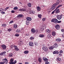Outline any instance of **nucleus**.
Masks as SVG:
<instances>
[{
    "label": "nucleus",
    "mask_w": 64,
    "mask_h": 64,
    "mask_svg": "<svg viewBox=\"0 0 64 64\" xmlns=\"http://www.w3.org/2000/svg\"><path fill=\"white\" fill-rule=\"evenodd\" d=\"M2 26H3V27H6V24H3L2 25Z\"/></svg>",
    "instance_id": "nucleus-40"
},
{
    "label": "nucleus",
    "mask_w": 64,
    "mask_h": 64,
    "mask_svg": "<svg viewBox=\"0 0 64 64\" xmlns=\"http://www.w3.org/2000/svg\"><path fill=\"white\" fill-rule=\"evenodd\" d=\"M52 35L53 36H55V35H56V32H52Z\"/></svg>",
    "instance_id": "nucleus-18"
},
{
    "label": "nucleus",
    "mask_w": 64,
    "mask_h": 64,
    "mask_svg": "<svg viewBox=\"0 0 64 64\" xmlns=\"http://www.w3.org/2000/svg\"><path fill=\"white\" fill-rule=\"evenodd\" d=\"M34 37L33 36H31L30 38V39L31 40H33L34 39Z\"/></svg>",
    "instance_id": "nucleus-41"
},
{
    "label": "nucleus",
    "mask_w": 64,
    "mask_h": 64,
    "mask_svg": "<svg viewBox=\"0 0 64 64\" xmlns=\"http://www.w3.org/2000/svg\"><path fill=\"white\" fill-rule=\"evenodd\" d=\"M29 53V51L28 50H25L24 51V53L25 54H27Z\"/></svg>",
    "instance_id": "nucleus-26"
},
{
    "label": "nucleus",
    "mask_w": 64,
    "mask_h": 64,
    "mask_svg": "<svg viewBox=\"0 0 64 64\" xmlns=\"http://www.w3.org/2000/svg\"><path fill=\"white\" fill-rule=\"evenodd\" d=\"M46 19V18H43L42 19V21H45Z\"/></svg>",
    "instance_id": "nucleus-45"
},
{
    "label": "nucleus",
    "mask_w": 64,
    "mask_h": 64,
    "mask_svg": "<svg viewBox=\"0 0 64 64\" xmlns=\"http://www.w3.org/2000/svg\"><path fill=\"white\" fill-rule=\"evenodd\" d=\"M62 37H63V38H64V34H62Z\"/></svg>",
    "instance_id": "nucleus-60"
},
{
    "label": "nucleus",
    "mask_w": 64,
    "mask_h": 64,
    "mask_svg": "<svg viewBox=\"0 0 64 64\" xmlns=\"http://www.w3.org/2000/svg\"><path fill=\"white\" fill-rule=\"evenodd\" d=\"M19 11H25L26 10V9H20L19 10Z\"/></svg>",
    "instance_id": "nucleus-15"
},
{
    "label": "nucleus",
    "mask_w": 64,
    "mask_h": 64,
    "mask_svg": "<svg viewBox=\"0 0 64 64\" xmlns=\"http://www.w3.org/2000/svg\"><path fill=\"white\" fill-rule=\"evenodd\" d=\"M28 12V10L27 11V12Z\"/></svg>",
    "instance_id": "nucleus-64"
},
{
    "label": "nucleus",
    "mask_w": 64,
    "mask_h": 64,
    "mask_svg": "<svg viewBox=\"0 0 64 64\" xmlns=\"http://www.w3.org/2000/svg\"><path fill=\"white\" fill-rule=\"evenodd\" d=\"M36 9L37 10H38V11H40V10H41V8L39 6L36 7Z\"/></svg>",
    "instance_id": "nucleus-22"
},
{
    "label": "nucleus",
    "mask_w": 64,
    "mask_h": 64,
    "mask_svg": "<svg viewBox=\"0 0 64 64\" xmlns=\"http://www.w3.org/2000/svg\"><path fill=\"white\" fill-rule=\"evenodd\" d=\"M57 18L59 20H60L61 18H62V16L61 15L58 16H57Z\"/></svg>",
    "instance_id": "nucleus-13"
},
{
    "label": "nucleus",
    "mask_w": 64,
    "mask_h": 64,
    "mask_svg": "<svg viewBox=\"0 0 64 64\" xmlns=\"http://www.w3.org/2000/svg\"><path fill=\"white\" fill-rule=\"evenodd\" d=\"M3 54V52H1L0 53V55H2Z\"/></svg>",
    "instance_id": "nucleus-56"
},
{
    "label": "nucleus",
    "mask_w": 64,
    "mask_h": 64,
    "mask_svg": "<svg viewBox=\"0 0 64 64\" xmlns=\"http://www.w3.org/2000/svg\"><path fill=\"white\" fill-rule=\"evenodd\" d=\"M29 44L30 46H34V44L32 42H30Z\"/></svg>",
    "instance_id": "nucleus-8"
},
{
    "label": "nucleus",
    "mask_w": 64,
    "mask_h": 64,
    "mask_svg": "<svg viewBox=\"0 0 64 64\" xmlns=\"http://www.w3.org/2000/svg\"><path fill=\"white\" fill-rule=\"evenodd\" d=\"M45 64H50V63L48 62H45Z\"/></svg>",
    "instance_id": "nucleus-49"
},
{
    "label": "nucleus",
    "mask_w": 64,
    "mask_h": 64,
    "mask_svg": "<svg viewBox=\"0 0 64 64\" xmlns=\"http://www.w3.org/2000/svg\"><path fill=\"white\" fill-rule=\"evenodd\" d=\"M43 59L44 61H47L48 60V59L47 58H45V57H44L43 58Z\"/></svg>",
    "instance_id": "nucleus-17"
},
{
    "label": "nucleus",
    "mask_w": 64,
    "mask_h": 64,
    "mask_svg": "<svg viewBox=\"0 0 64 64\" xmlns=\"http://www.w3.org/2000/svg\"><path fill=\"white\" fill-rule=\"evenodd\" d=\"M2 61L3 62H0V64H4V63L5 64H7L8 63V61L6 58L2 59Z\"/></svg>",
    "instance_id": "nucleus-1"
},
{
    "label": "nucleus",
    "mask_w": 64,
    "mask_h": 64,
    "mask_svg": "<svg viewBox=\"0 0 64 64\" xmlns=\"http://www.w3.org/2000/svg\"><path fill=\"white\" fill-rule=\"evenodd\" d=\"M11 12L12 13H15V11L14 10H12Z\"/></svg>",
    "instance_id": "nucleus-50"
},
{
    "label": "nucleus",
    "mask_w": 64,
    "mask_h": 64,
    "mask_svg": "<svg viewBox=\"0 0 64 64\" xmlns=\"http://www.w3.org/2000/svg\"><path fill=\"white\" fill-rule=\"evenodd\" d=\"M48 38H51V35L48 34Z\"/></svg>",
    "instance_id": "nucleus-42"
},
{
    "label": "nucleus",
    "mask_w": 64,
    "mask_h": 64,
    "mask_svg": "<svg viewBox=\"0 0 64 64\" xmlns=\"http://www.w3.org/2000/svg\"><path fill=\"white\" fill-rule=\"evenodd\" d=\"M39 36L40 38H43V37H44V35L43 34H40L39 35Z\"/></svg>",
    "instance_id": "nucleus-23"
},
{
    "label": "nucleus",
    "mask_w": 64,
    "mask_h": 64,
    "mask_svg": "<svg viewBox=\"0 0 64 64\" xmlns=\"http://www.w3.org/2000/svg\"><path fill=\"white\" fill-rule=\"evenodd\" d=\"M8 8H9L8 7H7L6 8V10H7V9H8Z\"/></svg>",
    "instance_id": "nucleus-59"
},
{
    "label": "nucleus",
    "mask_w": 64,
    "mask_h": 64,
    "mask_svg": "<svg viewBox=\"0 0 64 64\" xmlns=\"http://www.w3.org/2000/svg\"><path fill=\"white\" fill-rule=\"evenodd\" d=\"M30 23V22L29 21H26V25H29Z\"/></svg>",
    "instance_id": "nucleus-34"
},
{
    "label": "nucleus",
    "mask_w": 64,
    "mask_h": 64,
    "mask_svg": "<svg viewBox=\"0 0 64 64\" xmlns=\"http://www.w3.org/2000/svg\"><path fill=\"white\" fill-rule=\"evenodd\" d=\"M2 10V11H4V10L3 8H0V12H1Z\"/></svg>",
    "instance_id": "nucleus-38"
},
{
    "label": "nucleus",
    "mask_w": 64,
    "mask_h": 64,
    "mask_svg": "<svg viewBox=\"0 0 64 64\" xmlns=\"http://www.w3.org/2000/svg\"><path fill=\"white\" fill-rule=\"evenodd\" d=\"M17 62L16 60H15L14 61V62H10L9 63L10 64H15Z\"/></svg>",
    "instance_id": "nucleus-19"
},
{
    "label": "nucleus",
    "mask_w": 64,
    "mask_h": 64,
    "mask_svg": "<svg viewBox=\"0 0 64 64\" xmlns=\"http://www.w3.org/2000/svg\"><path fill=\"white\" fill-rule=\"evenodd\" d=\"M26 36H29V34H26Z\"/></svg>",
    "instance_id": "nucleus-57"
},
{
    "label": "nucleus",
    "mask_w": 64,
    "mask_h": 64,
    "mask_svg": "<svg viewBox=\"0 0 64 64\" xmlns=\"http://www.w3.org/2000/svg\"><path fill=\"white\" fill-rule=\"evenodd\" d=\"M53 54H59V52L57 51H54L53 52Z\"/></svg>",
    "instance_id": "nucleus-25"
},
{
    "label": "nucleus",
    "mask_w": 64,
    "mask_h": 64,
    "mask_svg": "<svg viewBox=\"0 0 64 64\" xmlns=\"http://www.w3.org/2000/svg\"><path fill=\"white\" fill-rule=\"evenodd\" d=\"M9 57H11L12 56H13V54L12 53H10V54H9L8 55Z\"/></svg>",
    "instance_id": "nucleus-27"
},
{
    "label": "nucleus",
    "mask_w": 64,
    "mask_h": 64,
    "mask_svg": "<svg viewBox=\"0 0 64 64\" xmlns=\"http://www.w3.org/2000/svg\"><path fill=\"white\" fill-rule=\"evenodd\" d=\"M25 64H29V63L28 62H25Z\"/></svg>",
    "instance_id": "nucleus-52"
},
{
    "label": "nucleus",
    "mask_w": 64,
    "mask_h": 64,
    "mask_svg": "<svg viewBox=\"0 0 64 64\" xmlns=\"http://www.w3.org/2000/svg\"><path fill=\"white\" fill-rule=\"evenodd\" d=\"M54 48V47L53 46H52L49 48V49H53Z\"/></svg>",
    "instance_id": "nucleus-35"
},
{
    "label": "nucleus",
    "mask_w": 64,
    "mask_h": 64,
    "mask_svg": "<svg viewBox=\"0 0 64 64\" xmlns=\"http://www.w3.org/2000/svg\"><path fill=\"white\" fill-rule=\"evenodd\" d=\"M3 54H5V53H6V52L4 51L3 52H2Z\"/></svg>",
    "instance_id": "nucleus-55"
},
{
    "label": "nucleus",
    "mask_w": 64,
    "mask_h": 64,
    "mask_svg": "<svg viewBox=\"0 0 64 64\" xmlns=\"http://www.w3.org/2000/svg\"><path fill=\"white\" fill-rule=\"evenodd\" d=\"M46 32L47 34H48V33H50V30L49 29H47L46 30Z\"/></svg>",
    "instance_id": "nucleus-20"
},
{
    "label": "nucleus",
    "mask_w": 64,
    "mask_h": 64,
    "mask_svg": "<svg viewBox=\"0 0 64 64\" xmlns=\"http://www.w3.org/2000/svg\"><path fill=\"white\" fill-rule=\"evenodd\" d=\"M15 36L16 37H18V36H19V34H15Z\"/></svg>",
    "instance_id": "nucleus-39"
},
{
    "label": "nucleus",
    "mask_w": 64,
    "mask_h": 64,
    "mask_svg": "<svg viewBox=\"0 0 64 64\" xmlns=\"http://www.w3.org/2000/svg\"><path fill=\"white\" fill-rule=\"evenodd\" d=\"M27 21H31L32 18L30 17H28L26 18Z\"/></svg>",
    "instance_id": "nucleus-10"
},
{
    "label": "nucleus",
    "mask_w": 64,
    "mask_h": 64,
    "mask_svg": "<svg viewBox=\"0 0 64 64\" xmlns=\"http://www.w3.org/2000/svg\"><path fill=\"white\" fill-rule=\"evenodd\" d=\"M38 18H41V17H42V15L41 14L38 15Z\"/></svg>",
    "instance_id": "nucleus-33"
},
{
    "label": "nucleus",
    "mask_w": 64,
    "mask_h": 64,
    "mask_svg": "<svg viewBox=\"0 0 64 64\" xmlns=\"http://www.w3.org/2000/svg\"><path fill=\"white\" fill-rule=\"evenodd\" d=\"M32 13L33 14H34V13H35V12H34V11H32Z\"/></svg>",
    "instance_id": "nucleus-58"
},
{
    "label": "nucleus",
    "mask_w": 64,
    "mask_h": 64,
    "mask_svg": "<svg viewBox=\"0 0 64 64\" xmlns=\"http://www.w3.org/2000/svg\"><path fill=\"white\" fill-rule=\"evenodd\" d=\"M57 9L56 8L54 10V11H55V12L56 14H58L60 12V10H59V9H58L57 10Z\"/></svg>",
    "instance_id": "nucleus-6"
},
{
    "label": "nucleus",
    "mask_w": 64,
    "mask_h": 64,
    "mask_svg": "<svg viewBox=\"0 0 64 64\" xmlns=\"http://www.w3.org/2000/svg\"><path fill=\"white\" fill-rule=\"evenodd\" d=\"M63 53V51L62 50H60L59 52V53Z\"/></svg>",
    "instance_id": "nucleus-48"
},
{
    "label": "nucleus",
    "mask_w": 64,
    "mask_h": 64,
    "mask_svg": "<svg viewBox=\"0 0 64 64\" xmlns=\"http://www.w3.org/2000/svg\"><path fill=\"white\" fill-rule=\"evenodd\" d=\"M18 64H22V63H19Z\"/></svg>",
    "instance_id": "nucleus-62"
},
{
    "label": "nucleus",
    "mask_w": 64,
    "mask_h": 64,
    "mask_svg": "<svg viewBox=\"0 0 64 64\" xmlns=\"http://www.w3.org/2000/svg\"><path fill=\"white\" fill-rule=\"evenodd\" d=\"M14 22L13 20H11L10 21V22H9V23L11 24V23H13Z\"/></svg>",
    "instance_id": "nucleus-47"
},
{
    "label": "nucleus",
    "mask_w": 64,
    "mask_h": 64,
    "mask_svg": "<svg viewBox=\"0 0 64 64\" xmlns=\"http://www.w3.org/2000/svg\"><path fill=\"white\" fill-rule=\"evenodd\" d=\"M51 21L52 22L54 23H57L58 22V20L56 18H54Z\"/></svg>",
    "instance_id": "nucleus-2"
},
{
    "label": "nucleus",
    "mask_w": 64,
    "mask_h": 64,
    "mask_svg": "<svg viewBox=\"0 0 64 64\" xmlns=\"http://www.w3.org/2000/svg\"><path fill=\"white\" fill-rule=\"evenodd\" d=\"M8 30V31H9V32H10V31H12V29L10 28H9Z\"/></svg>",
    "instance_id": "nucleus-43"
},
{
    "label": "nucleus",
    "mask_w": 64,
    "mask_h": 64,
    "mask_svg": "<svg viewBox=\"0 0 64 64\" xmlns=\"http://www.w3.org/2000/svg\"><path fill=\"white\" fill-rule=\"evenodd\" d=\"M23 17V16L22 14H18L17 16V17L21 18V17Z\"/></svg>",
    "instance_id": "nucleus-16"
},
{
    "label": "nucleus",
    "mask_w": 64,
    "mask_h": 64,
    "mask_svg": "<svg viewBox=\"0 0 64 64\" xmlns=\"http://www.w3.org/2000/svg\"><path fill=\"white\" fill-rule=\"evenodd\" d=\"M56 41H57V42H60L61 41V39L59 38H58L57 39H56L55 40Z\"/></svg>",
    "instance_id": "nucleus-24"
},
{
    "label": "nucleus",
    "mask_w": 64,
    "mask_h": 64,
    "mask_svg": "<svg viewBox=\"0 0 64 64\" xmlns=\"http://www.w3.org/2000/svg\"><path fill=\"white\" fill-rule=\"evenodd\" d=\"M28 7H31L32 6L31 4L30 3H28Z\"/></svg>",
    "instance_id": "nucleus-29"
},
{
    "label": "nucleus",
    "mask_w": 64,
    "mask_h": 64,
    "mask_svg": "<svg viewBox=\"0 0 64 64\" xmlns=\"http://www.w3.org/2000/svg\"><path fill=\"white\" fill-rule=\"evenodd\" d=\"M55 11H54H54H53V12H52V14H54V12H55Z\"/></svg>",
    "instance_id": "nucleus-53"
},
{
    "label": "nucleus",
    "mask_w": 64,
    "mask_h": 64,
    "mask_svg": "<svg viewBox=\"0 0 64 64\" xmlns=\"http://www.w3.org/2000/svg\"><path fill=\"white\" fill-rule=\"evenodd\" d=\"M54 48H57V47H58V45H57V44H54Z\"/></svg>",
    "instance_id": "nucleus-28"
},
{
    "label": "nucleus",
    "mask_w": 64,
    "mask_h": 64,
    "mask_svg": "<svg viewBox=\"0 0 64 64\" xmlns=\"http://www.w3.org/2000/svg\"><path fill=\"white\" fill-rule=\"evenodd\" d=\"M62 6V5H60L58 6L57 7V8H56V9H58V8H59V7H61Z\"/></svg>",
    "instance_id": "nucleus-44"
},
{
    "label": "nucleus",
    "mask_w": 64,
    "mask_h": 64,
    "mask_svg": "<svg viewBox=\"0 0 64 64\" xmlns=\"http://www.w3.org/2000/svg\"><path fill=\"white\" fill-rule=\"evenodd\" d=\"M19 3H20V4H21V2H19Z\"/></svg>",
    "instance_id": "nucleus-63"
},
{
    "label": "nucleus",
    "mask_w": 64,
    "mask_h": 64,
    "mask_svg": "<svg viewBox=\"0 0 64 64\" xmlns=\"http://www.w3.org/2000/svg\"><path fill=\"white\" fill-rule=\"evenodd\" d=\"M14 28H16L17 27V25L16 24H14Z\"/></svg>",
    "instance_id": "nucleus-30"
},
{
    "label": "nucleus",
    "mask_w": 64,
    "mask_h": 64,
    "mask_svg": "<svg viewBox=\"0 0 64 64\" xmlns=\"http://www.w3.org/2000/svg\"><path fill=\"white\" fill-rule=\"evenodd\" d=\"M18 7H15L13 9L15 10H18Z\"/></svg>",
    "instance_id": "nucleus-32"
},
{
    "label": "nucleus",
    "mask_w": 64,
    "mask_h": 64,
    "mask_svg": "<svg viewBox=\"0 0 64 64\" xmlns=\"http://www.w3.org/2000/svg\"><path fill=\"white\" fill-rule=\"evenodd\" d=\"M56 60L58 61V62H60L61 61V60L60 59V58H56Z\"/></svg>",
    "instance_id": "nucleus-21"
},
{
    "label": "nucleus",
    "mask_w": 64,
    "mask_h": 64,
    "mask_svg": "<svg viewBox=\"0 0 64 64\" xmlns=\"http://www.w3.org/2000/svg\"><path fill=\"white\" fill-rule=\"evenodd\" d=\"M31 32L33 33H34L35 32V29L34 28H32L31 29Z\"/></svg>",
    "instance_id": "nucleus-12"
},
{
    "label": "nucleus",
    "mask_w": 64,
    "mask_h": 64,
    "mask_svg": "<svg viewBox=\"0 0 64 64\" xmlns=\"http://www.w3.org/2000/svg\"><path fill=\"white\" fill-rule=\"evenodd\" d=\"M15 50L16 51H18L19 50V49L17 48V46H14Z\"/></svg>",
    "instance_id": "nucleus-9"
},
{
    "label": "nucleus",
    "mask_w": 64,
    "mask_h": 64,
    "mask_svg": "<svg viewBox=\"0 0 64 64\" xmlns=\"http://www.w3.org/2000/svg\"><path fill=\"white\" fill-rule=\"evenodd\" d=\"M61 21H58V22H57V23H61Z\"/></svg>",
    "instance_id": "nucleus-51"
},
{
    "label": "nucleus",
    "mask_w": 64,
    "mask_h": 64,
    "mask_svg": "<svg viewBox=\"0 0 64 64\" xmlns=\"http://www.w3.org/2000/svg\"><path fill=\"white\" fill-rule=\"evenodd\" d=\"M16 32L17 33H20V30H16Z\"/></svg>",
    "instance_id": "nucleus-36"
},
{
    "label": "nucleus",
    "mask_w": 64,
    "mask_h": 64,
    "mask_svg": "<svg viewBox=\"0 0 64 64\" xmlns=\"http://www.w3.org/2000/svg\"><path fill=\"white\" fill-rule=\"evenodd\" d=\"M14 61V60L13 59H12L10 60V62H13Z\"/></svg>",
    "instance_id": "nucleus-46"
},
{
    "label": "nucleus",
    "mask_w": 64,
    "mask_h": 64,
    "mask_svg": "<svg viewBox=\"0 0 64 64\" xmlns=\"http://www.w3.org/2000/svg\"><path fill=\"white\" fill-rule=\"evenodd\" d=\"M59 56H62V54H59Z\"/></svg>",
    "instance_id": "nucleus-61"
},
{
    "label": "nucleus",
    "mask_w": 64,
    "mask_h": 64,
    "mask_svg": "<svg viewBox=\"0 0 64 64\" xmlns=\"http://www.w3.org/2000/svg\"><path fill=\"white\" fill-rule=\"evenodd\" d=\"M56 29L57 30H59L60 28V26L59 24H56L55 26Z\"/></svg>",
    "instance_id": "nucleus-5"
},
{
    "label": "nucleus",
    "mask_w": 64,
    "mask_h": 64,
    "mask_svg": "<svg viewBox=\"0 0 64 64\" xmlns=\"http://www.w3.org/2000/svg\"><path fill=\"white\" fill-rule=\"evenodd\" d=\"M1 12L0 13H1V14H5V12L2 11H2H1Z\"/></svg>",
    "instance_id": "nucleus-37"
},
{
    "label": "nucleus",
    "mask_w": 64,
    "mask_h": 64,
    "mask_svg": "<svg viewBox=\"0 0 64 64\" xmlns=\"http://www.w3.org/2000/svg\"><path fill=\"white\" fill-rule=\"evenodd\" d=\"M42 49L43 50H44V51H45V52H47V51H48V48L47 47H46L43 46L42 48Z\"/></svg>",
    "instance_id": "nucleus-4"
},
{
    "label": "nucleus",
    "mask_w": 64,
    "mask_h": 64,
    "mask_svg": "<svg viewBox=\"0 0 64 64\" xmlns=\"http://www.w3.org/2000/svg\"><path fill=\"white\" fill-rule=\"evenodd\" d=\"M60 2L58 0L56 1V3H55L54 4V5H58L59 4Z\"/></svg>",
    "instance_id": "nucleus-11"
},
{
    "label": "nucleus",
    "mask_w": 64,
    "mask_h": 64,
    "mask_svg": "<svg viewBox=\"0 0 64 64\" xmlns=\"http://www.w3.org/2000/svg\"><path fill=\"white\" fill-rule=\"evenodd\" d=\"M2 50H4L6 49V46L5 44L2 45L1 46Z\"/></svg>",
    "instance_id": "nucleus-3"
},
{
    "label": "nucleus",
    "mask_w": 64,
    "mask_h": 64,
    "mask_svg": "<svg viewBox=\"0 0 64 64\" xmlns=\"http://www.w3.org/2000/svg\"><path fill=\"white\" fill-rule=\"evenodd\" d=\"M38 61L39 63H42V60L41 58H38Z\"/></svg>",
    "instance_id": "nucleus-14"
},
{
    "label": "nucleus",
    "mask_w": 64,
    "mask_h": 64,
    "mask_svg": "<svg viewBox=\"0 0 64 64\" xmlns=\"http://www.w3.org/2000/svg\"><path fill=\"white\" fill-rule=\"evenodd\" d=\"M42 28V29H44V28H46V26H42L41 27Z\"/></svg>",
    "instance_id": "nucleus-31"
},
{
    "label": "nucleus",
    "mask_w": 64,
    "mask_h": 64,
    "mask_svg": "<svg viewBox=\"0 0 64 64\" xmlns=\"http://www.w3.org/2000/svg\"><path fill=\"white\" fill-rule=\"evenodd\" d=\"M61 31L62 32H64V30L62 29L61 30Z\"/></svg>",
    "instance_id": "nucleus-54"
},
{
    "label": "nucleus",
    "mask_w": 64,
    "mask_h": 64,
    "mask_svg": "<svg viewBox=\"0 0 64 64\" xmlns=\"http://www.w3.org/2000/svg\"><path fill=\"white\" fill-rule=\"evenodd\" d=\"M56 6L55 5H54V4H53L52 6V7L50 8V10H54V9L56 7V6Z\"/></svg>",
    "instance_id": "nucleus-7"
}]
</instances>
